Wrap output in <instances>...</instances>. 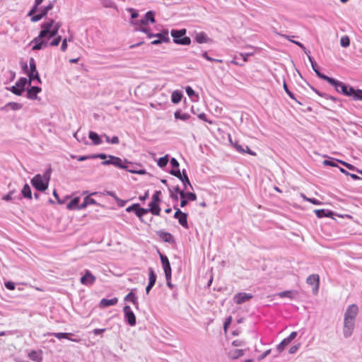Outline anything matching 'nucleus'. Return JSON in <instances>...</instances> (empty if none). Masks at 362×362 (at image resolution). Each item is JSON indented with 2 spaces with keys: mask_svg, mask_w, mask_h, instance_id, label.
I'll return each mask as SVG.
<instances>
[{
  "mask_svg": "<svg viewBox=\"0 0 362 362\" xmlns=\"http://www.w3.org/2000/svg\"><path fill=\"white\" fill-rule=\"evenodd\" d=\"M160 258L162 263L163 269L164 270L165 279L167 281L171 279V267L170 264L167 256L160 254Z\"/></svg>",
  "mask_w": 362,
  "mask_h": 362,
  "instance_id": "nucleus-9",
  "label": "nucleus"
},
{
  "mask_svg": "<svg viewBox=\"0 0 362 362\" xmlns=\"http://www.w3.org/2000/svg\"><path fill=\"white\" fill-rule=\"evenodd\" d=\"M358 313V308L356 304H351L345 310L344 317L356 322V317Z\"/></svg>",
  "mask_w": 362,
  "mask_h": 362,
  "instance_id": "nucleus-10",
  "label": "nucleus"
},
{
  "mask_svg": "<svg viewBox=\"0 0 362 362\" xmlns=\"http://www.w3.org/2000/svg\"><path fill=\"white\" fill-rule=\"evenodd\" d=\"M160 195H161V192L160 191H156L155 193L152 196V200L151 201L160 202Z\"/></svg>",
  "mask_w": 362,
  "mask_h": 362,
  "instance_id": "nucleus-57",
  "label": "nucleus"
},
{
  "mask_svg": "<svg viewBox=\"0 0 362 362\" xmlns=\"http://www.w3.org/2000/svg\"><path fill=\"white\" fill-rule=\"evenodd\" d=\"M28 76L30 82L34 80H37L38 83H41V79L40 78L37 71L36 72H29Z\"/></svg>",
  "mask_w": 362,
  "mask_h": 362,
  "instance_id": "nucleus-45",
  "label": "nucleus"
},
{
  "mask_svg": "<svg viewBox=\"0 0 362 362\" xmlns=\"http://www.w3.org/2000/svg\"><path fill=\"white\" fill-rule=\"evenodd\" d=\"M21 193H22V195L23 196V197L29 199H32L31 189H30V187L28 184H25L23 186Z\"/></svg>",
  "mask_w": 362,
  "mask_h": 362,
  "instance_id": "nucleus-31",
  "label": "nucleus"
},
{
  "mask_svg": "<svg viewBox=\"0 0 362 362\" xmlns=\"http://www.w3.org/2000/svg\"><path fill=\"white\" fill-rule=\"evenodd\" d=\"M289 343L284 339L280 344H278L276 349L279 352H281Z\"/></svg>",
  "mask_w": 362,
  "mask_h": 362,
  "instance_id": "nucleus-48",
  "label": "nucleus"
},
{
  "mask_svg": "<svg viewBox=\"0 0 362 362\" xmlns=\"http://www.w3.org/2000/svg\"><path fill=\"white\" fill-rule=\"evenodd\" d=\"M155 14L153 11H148L145 16L140 20V25H146L149 22L154 23Z\"/></svg>",
  "mask_w": 362,
  "mask_h": 362,
  "instance_id": "nucleus-16",
  "label": "nucleus"
},
{
  "mask_svg": "<svg viewBox=\"0 0 362 362\" xmlns=\"http://www.w3.org/2000/svg\"><path fill=\"white\" fill-rule=\"evenodd\" d=\"M9 90L16 95H21L23 92L24 91V89H23V88L20 86V84L18 83V81L16 83L14 86L11 87Z\"/></svg>",
  "mask_w": 362,
  "mask_h": 362,
  "instance_id": "nucleus-30",
  "label": "nucleus"
},
{
  "mask_svg": "<svg viewBox=\"0 0 362 362\" xmlns=\"http://www.w3.org/2000/svg\"><path fill=\"white\" fill-rule=\"evenodd\" d=\"M187 216V214L183 212L180 215V216L177 218L179 223L186 229H187L189 228Z\"/></svg>",
  "mask_w": 362,
  "mask_h": 362,
  "instance_id": "nucleus-34",
  "label": "nucleus"
},
{
  "mask_svg": "<svg viewBox=\"0 0 362 362\" xmlns=\"http://www.w3.org/2000/svg\"><path fill=\"white\" fill-rule=\"evenodd\" d=\"M5 287L11 291H13L15 289V284L12 281H6L4 283Z\"/></svg>",
  "mask_w": 362,
  "mask_h": 362,
  "instance_id": "nucleus-60",
  "label": "nucleus"
},
{
  "mask_svg": "<svg viewBox=\"0 0 362 362\" xmlns=\"http://www.w3.org/2000/svg\"><path fill=\"white\" fill-rule=\"evenodd\" d=\"M103 136L105 138V141L108 144H118L119 143V138L116 136H115L112 138H110L109 136L104 134Z\"/></svg>",
  "mask_w": 362,
  "mask_h": 362,
  "instance_id": "nucleus-43",
  "label": "nucleus"
},
{
  "mask_svg": "<svg viewBox=\"0 0 362 362\" xmlns=\"http://www.w3.org/2000/svg\"><path fill=\"white\" fill-rule=\"evenodd\" d=\"M124 320L130 325L134 326L136 323V316L129 305H125L123 308Z\"/></svg>",
  "mask_w": 362,
  "mask_h": 362,
  "instance_id": "nucleus-7",
  "label": "nucleus"
},
{
  "mask_svg": "<svg viewBox=\"0 0 362 362\" xmlns=\"http://www.w3.org/2000/svg\"><path fill=\"white\" fill-rule=\"evenodd\" d=\"M49 335H52L55 337L56 338L61 339H67L70 341H74V342H79L80 339H72L70 338L69 336H71V333H66V332H54V333H49Z\"/></svg>",
  "mask_w": 362,
  "mask_h": 362,
  "instance_id": "nucleus-17",
  "label": "nucleus"
},
{
  "mask_svg": "<svg viewBox=\"0 0 362 362\" xmlns=\"http://www.w3.org/2000/svg\"><path fill=\"white\" fill-rule=\"evenodd\" d=\"M197 117L199 119H200L201 120H203L204 122H209V123H211V121H209L208 119H207V117H206V115L204 112H201L199 114L197 115Z\"/></svg>",
  "mask_w": 362,
  "mask_h": 362,
  "instance_id": "nucleus-62",
  "label": "nucleus"
},
{
  "mask_svg": "<svg viewBox=\"0 0 362 362\" xmlns=\"http://www.w3.org/2000/svg\"><path fill=\"white\" fill-rule=\"evenodd\" d=\"M14 193L15 190L10 191L7 194L4 195L2 197V199L6 202L11 201L12 199L16 198L15 197H13Z\"/></svg>",
  "mask_w": 362,
  "mask_h": 362,
  "instance_id": "nucleus-49",
  "label": "nucleus"
},
{
  "mask_svg": "<svg viewBox=\"0 0 362 362\" xmlns=\"http://www.w3.org/2000/svg\"><path fill=\"white\" fill-rule=\"evenodd\" d=\"M108 158H112V165L119 168L120 169L126 170L127 171L139 175H144L146 174V170L143 169L136 170V169H130L129 166H133V163L127 160H122L119 157H116L114 156H108Z\"/></svg>",
  "mask_w": 362,
  "mask_h": 362,
  "instance_id": "nucleus-4",
  "label": "nucleus"
},
{
  "mask_svg": "<svg viewBox=\"0 0 362 362\" xmlns=\"http://www.w3.org/2000/svg\"><path fill=\"white\" fill-rule=\"evenodd\" d=\"M30 16H31L30 20L32 22H37L40 20H41L45 16L42 15V13L40 11H39V13L35 14V15L33 13Z\"/></svg>",
  "mask_w": 362,
  "mask_h": 362,
  "instance_id": "nucleus-51",
  "label": "nucleus"
},
{
  "mask_svg": "<svg viewBox=\"0 0 362 362\" xmlns=\"http://www.w3.org/2000/svg\"><path fill=\"white\" fill-rule=\"evenodd\" d=\"M41 91V88L38 86H32L27 90V98L30 100H35L37 94Z\"/></svg>",
  "mask_w": 362,
  "mask_h": 362,
  "instance_id": "nucleus-20",
  "label": "nucleus"
},
{
  "mask_svg": "<svg viewBox=\"0 0 362 362\" xmlns=\"http://www.w3.org/2000/svg\"><path fill=\"white\" fill-rule=\"evenodd\" d=\"M6 107H10L13 110H18L22 108V105L18 103L11 102L7 103V105L2 107V110H4Z\"/></svg>",
  "mask_w": 362,
  "mask_h": 362,
  "instance_id": "nucleus-42",
  "label": "nucleus"
},
{
  "mask_svg": "<svg viewBox=\"0 0 362 362\" xmlns=\"http://www.w3.org/2000/svg\"><path fill=\"white\" fill-rule=\"evenodd\" d=\"M170 173L176 177H177L179 180L181 179L182 175V172L181 173L179 168H174L171 170H170Z\"/></svg>",
  "mask_w": 362,
  "mask_h": 362,
  "instance_id": "nucleus-52",
  "label": "nucleus"
},
{
  "mask_svg": "<svg viewBox=\"0 0 362 362\" xmlns=\"http://www.w3.org/2000/svg\"><path fill=\"white\" fill-rule=\"evenodd\" d=\"M103 5L106 8H113L115 6V3L111 0H100Z\"/></svg>",
  "mask_w": 362,
  "mask_h": 362,
  "instance_id": "nucleus-54",
  "label": "nucleus"
},
{
  "mask_svg": "<svg viewBox=\"0 0 362 362\" xmlns=\"http://www.w3.org/2000/svg\"><path fill=\"white\" fill-rule=\"evenodd\" d=\"M54 2H49L46 6L37 8V11H40L42 15L46 16L47 13L54 8Z\"/></svg>",
  "mask_w": 362,
  "mask_h": 362,
  "instance_id": "nucleus-35",
  "label": "nucleus"
},
{
  "mask_svg": "<svg viewBox=\"0 0 362 362\" xmlns=\"http://www.w3.org/2000/svg\"><path fill=\"white\" fill-rule=\"evenodd\" d=\"M117 302H118V298L116 297L112 298L111 299L103 298L100 301V308H106V307L115 305L117 303Z\"/></svg>",
  "mask_w": 362,
  "mask_h": 362,
  "instance_id": "nucleus-21",
  "label": "nucleus"
},
{
  "mask_svg": "<svg viewBox=\"0 0 362 362\" xmlns=\"http://www.w3.org/2000/svg\"><path fill=\"white\" fill-rule=\"evenodd\" d=\"M84 199L88 205L97 204L96 201L94 199L91 198L90 196H86Z\"/></svg>",
  "mask_w": 362,
  "mask_h": 362,
  "instance_id": "nucleus-63",
  "label": "nucleus"
},
{
  "mask_svg": "<svg viewBox=\"0 0 362 362\" xmlns=\"http://www.w3.org/2000/svg\"><path fill=\"white\" fill-rule=\"evenodd\" d=\"M311 66L313 69V71L315 72V74H317V76L323 79V80H325L326 81H327V79L329 78V76L322 74L320 70H319V67L317 64L316 62H312V64H311Z\"/></svg>",
  "mask_w": 362,
  "mask_h": 362,
  "instance_id": "nucleus-27",
  "label": "nucleus"
},
{
  "mask_svg": "<svg viewBox=\"0 0 362 362\" xmlns=\"http://www.w3.org/2000/svg\"><path fill=\"white\" fill-rule=\"evenodd\" d=\"M194 39L199 44L211 43L212 42V40L204 32L196 33Z\"/></svg>",
  "mask_w": 362,
  "mask_h": 362,
  "instance_id": "nucleus-15",
  "label": "nucleus"
},
{
  "mask_svg": "<svg viewBox=\"0 0 362 362\" xmlns=\"http://www.w3.org/2000/svg\"><path fill=\"white\" fill-rule=\"evenodd\" d=\"M168 191L170 193V197L173 200L177 201L179 197L178 196H180V193L183 192V189H180L179 186H175L172 187H168Z\"/></svg>",
  "mask_w": 362,
  "mask_h": 362,
  "instance_id": "nucleus-18",
  "label": "nucleus"
},
{
  "mask_svg": "<svg viewBox=\"0 0 362 362\" xmlns=\"http://www.w3.org/2000/svg\"><path fill=\"white\" fill-rule=\"evenodd\" d=\"M340 45L343 47H349L350 45L349 37L346 35L341 37L340 39Z\"/></svg>",
  "mask_w": 362,
  "mask_h": 362,
  "instance_id": "nucleus-46",
  "label": "nucleus"
},
{
  "mask_svg": "<svg viewBox=\"0 0 362 362\" xmlns=\"http://www.w3.org/2000/svg\"><path fill=\"white\" fill-rule=\"evenodd\" d=\"M180 180L182 182L183 184V190L185 191V190H187L188 189V186L190 187V188H192V185L190 183V181L189 180V177L187 176V172L185 170H182V177L181 179H180Z\"/></svg>",
  "mask_w": 362,
  "mask_h": 362,
  "instance_id": "nucleus-23",
  "label": "nucleus"
},
{
  "mask_svg": "<svg viewBox=\"0 0 362 362\" xmlns=\"http://www.w3.org/2000/svg\"><path fill=\"white\" fill-rule=\"evenodd\" d=\"M155 37H157V39L153 40L151 45H158L162 42H168L170 41L168 30H164L161 33L156 34Z\"/></svg>",
  "mask_w": 362,
  "mask_h": 362,
  "instance_id": "nucleus-13",
  "label": "nucleus"
},
{
  "mask_svg": "<svg viewBox=\"0 0 362 362\" xmlns=\"http://www.w3.org/2000/svg\"><path fill=\"white\" fill-rule=\"evenodd\" d=\"M341 160L331 158L328 160H325L323 161V164L325 165L332 166V167H338V163H340Z\"/></svg>",
  "mask_w": 362,
  "mask_h": 362,
  "instance_id": "nucleus-37",
  "label": "nucleus"
},
{
  "mask_svg": "<svg viewBox=\"0 0 362 362\" xmlns=\"http://www.w3.org/2000/svg\"><path fill=\"white\" fill-rule=\"evenodd\" d=\"M61 27L59 22L55 23L53 19H49L41 24V30L37 37H35L30 45H33V50H40L48 46V41L56 36Z\"/></svg>",
  "mask_w": 362,
  "mask_h": 362,
  "instance_id": "nucleus-1",
  "label": "nucleus"
},
{
  "mask_svg": "<svg viewBox=\"0 0 362 362\" xmlns=\"http://www.w3.org/2000/svg\"><path fill=\"white\" fill-rule=\"evenodd\" d=\"M28 79L24 77H21L18 80V83L20 84V86L22 87L24 90L26 84L28 83Z\"/></svg>",
  "mask_w": 362,
  "mask_h": 362,
  "instance_id": "nucleus-58",
  "label": "nucleus"
},
{
  "mask_svg": "<svg viewBox=\"0 0 362 362\" xmlns=\"http://www.w3.org/2000/svg\"><path fill=\"white\" fill-rule=\"evenodd\" d=\"M29 66H30V72H36L37 71L35 61L33 58L30 59Z\"/></svg>",
  "mask_w": 362,
  "mask_h": 362,
  "instance_id": "nucleus-53",
  "label": "nucleus"
},
{
  "mask_svg": "<svg viewBox=\"0 0 362 362\" xmlns=\"http://www.w3.org/2000/svg\"><path fill=\"white\" fill-rule=\"evenodd\" d=\"M182 98V94L180 90H175L172 93L171 100L173 103H179Z\"/></svg>",
  "mask_w": 362,
  "mask_h": 362,
  "instance_id": "nucleus-29",
  "label": "nucleus"
},
{
  "mask_svg": "<svg viewBox=\"0 0 362 362\" xmlns=\"http://www.w3.org/2000/svg\"><path fill=\"white\" fill-rule=\"evenodd\" d=\"M28 358L34 362H41L42 356L40 354L36 351H31L28 354Z\"/></svg>",
  "mask_w": 362,
  "mask_h": 362,
  "instance_id": "nucleus-28",
  "label": "nucleus"
},
{
  "mask_svg": "<svg viewBox=\"0 0 362 362\" xmlns=\"http://www.w3.org/2000/svg\"><path fill=\"white\" fill-rule=\"evenodd\" d=\"M202 56L206 59V60L209 61V62H222V60L221 59H214V58H211L209 56H208L207 54V52H204L202 53Z\"/></svg>",
  "mask_w": 362,
  "mask_h": 362,
  "instance_id": "nucleus-56",
  "label": "nucleus"
},
{
  "mask_svg": "<svg viewBox=\"0 0 362 362\" xmlns=\"http://www.w3.org/2000/svg\"><path fill=\"white\" fill-rule=\"evenodd\" d=\"M245 354L244 349H232L228 351V356L231 359H237L243 356Z\"/></svg>",
  "mask_w": 362,
  "mask_h": 362,
  "instance_id": "nucleus-22",
  "label": "nucleus"
},
{
  "mask_svg": "<svg viewBox=\"0 0 362 362\" xmlns=\"http://www.w3.org/2000/svg\"><path fill=\"white\" fill-rule=\"evenodd\" d=\"M148 272V285L153 286L156 281V275L152 268H149Z\"/></svg>",
  "mask_w": 362,
  "mask_h": 362,
  "instance_id": "nucleus-36",
  "label": "nucleus"
},
{
  "mask_svg": "<svg viewBox=\"0 0 362 362\" xmlns=\"http://www.w3.org/2000/svg\"><path fill=\"white\" fill-rule=\"evenodd\" d=\"M88 137L90 139H91L94 145H99L101 144L103 142L100 136L94 132H89Z\"/></svg>",
  "mask_w": 362,
  "mask_h": 362,
  "instance_id": "nucleus-24",
  "label": "nucleus"
},
{
  "mask_svg": "<svg viewBox=\"0 0 362 362\" xmlns=\"http://www.w3.org/2000/svg\"><path fill=\"white\" fill-rule=\"evenodd\" d=\"M234 147L238 152L241 153H245L246 152L245 145H241L238 143H235L234 144Z\"/></svg>",
  "mask_w": 362,
  "mask_h": 362,
  "instance_id": "nucleus-55",
  "label": "nucleus"
},
{
  "mask_svg": "<svg viewBox=\"0 0 362 362\" xmlns=\"http://www.w3.org/2000/svg\"><path fill=\"white\" fill-rule=\"evenodd\" d=\"M185 33V29L172 30L171 35L173 37V42L177 45H189L191 43V39L189 37H183Z\"/></svg>",
  "mask_w": 362,
  "mask_h": 362,
  "instance_id": "nucleus-5",
  "label": "nucleus"
},
{
  "mask_svg": "<svg viewBox=\"0 0 362 362\" xmlns=\"http://www.w3.org/2000/svg\"><path fill=\"white\" fill-rule=\"evenodd\" d=\"M96 280V277L88 269L85 270L84 274L81 277L80 282L81 284L90 286Z\"/></svg>",
  "mask_w": 362,
  "mask_h": 362,
  "instance_id": "nucleus-11",
  "label": "nucleus"
},
{
  "mask_svg": "<svg viewBox=\"0 0 362 362\" xmlns=\"http://www.w3.org/2000/svg\"><path fill=\"white\" fill-rule=\"evenodd\" d=\"M157 235L164 242L168 243H174L175 239L173 235L168 232L164 230L156 231Z\"/></svg>",
  "mask_w": 362,
  "mask_h": 362,
  "instance_id": "nucleus-14",
  "label": "nucleus"
},
{
  "mask_svg": "<svg viewBox=\"0 0 362 362\" xmlns=\"http://www.w3.org/2000/svg\"><path fill=\"white\" fill-rule=\"evenodd\" d=\"M315 213L318 218L329 217L332 215V212L326 209H316Z\"/></svg>",
  "mask_w": 362,
  "mask_h": 362,
  "instance_id": "nucleus-26",
  "label": "nucleus"
},
{
  "mask_svg": "<svg viewBox=\"0 0 362 362\" xmlns=\"http://www.w3.org/2000/svg\"><path fill=\"white\" fill-rule=\"evenodd\" d=\"M180 198H185L186 200L195 201L197 199V195L192 192H183L180 193Z\"/></svg>",
  "mask_w": 362,
  "mask_h": 362,
  "instance_id": "nucleus-33",
  "label": "nucleus"
},
{
  "mask_svg": "<svg viewBox=\"0 0 362 362\" xmlns=\"http://www.w3.org/2000/svg\"><path fill=\"white\" fill-rule=\"evenodd\" d=\"M175 118L186 121L189 119L190 115L187 113H181L180 111H176L174 114Z\"/></svg>",
  "mask_w": 362,
  "mask_h": 362,
  "instance_id": "nucleus-38",
  "label": "nucleus"
},
{
  "mask_svg": "<svg viewBox=\"0 0 362 362\" xmlns=\"http://www.w3.org/2000/svg\"><path fill=\"white\" fill-rule=\"evenodd\" d=\"M44 0H35V4L31 10L28 13V16H31L33 13L37 12L38 6L42 3Z\"/></svg>",
  "mask_w": 362,
  "mask_h": 362,
  "instance_id": "nucleus-44",
  "label": "nucleus"
},
{
  "mask_svg": "<svg viewBox=\"0 0 362 362\" xmlns=\"http://www.w3.org/2000/svg\"><path fill=\"white\" fill-rule=\"evenodd\" d=\"M355 321L344 317L343 334L345 338L350 337L355 327Z\"/></svg>",
  "mask_w": 362,
  "mask_h": 362,
  "instance_id": "nucleus-6",
  "label": "nucleus"
},
{
  "mask_svg": "<svg viewBox=\"0 0 362 362\" xmlns=\"http://www.w3.org/2000/svg\"><path fill=\"white\" fill-rule=\"evenodd\" d=\"M185 91H186V93L187 94V95L189 97V98H192V97H196L197 99H198L199 96L198 95H197L194 92V90L192 89V87L190 86H187L185 88Z\"/></svg>",
  "mask_w": 362,
  "mask_h": 362,
  "instance_id": "nucleus-47",
  "label": "nucleus"
},
{
  "mask_svg": "<svg viewBox=\"0 0 362 362\" xmlns=\"http://www.w3.org/2000/svg\"><path fill=\"white\" fill-rule=\"evenodd\" d=\"M61 40H62V37L60 35H56V36H54V38L53 39V40H52L49 45L52 47H56V46L59 45Z\"/></svg>",
  "mask_w": 362,
  "mask_h": 362,
  "instance_id": "nucleus-50",
  "label": "nucleus"
},
{
  "mask_svg": "<svg viewBox=\"0 0 362 362\" xmlns=\"http://www.w3.org/2000/svg\"><path fill=\"white\" fill-rule=\"evenodd\" d=\"M124 300L126 301H130L132 302L133 304L137 308L139 303L137 300V298L136 297L135 294L131 291L124 298Z\"/></svg>",
  "mask_w": 362,
  "mask_h": 362,
  "instance_id": "nucleus-32",
  "label": "nucleus"
},
{
  "mask_svg": "<svg viewBox=\"0 0 362 362\" xmlns=\"http://www.w3.org/2000/svg\"><path fill=\"white\" fill-rule=\"evenodd\" d=\"M51 172L52 170L49 168L44 173L43 175H41L40 174H37L35 175L30 181L33 187L40 192L45 191L49 185L51 177Z\"/></svg>",
  "mask_w": 362,
  "mask_h": 362,
  "instance_id": "nucleus-3",
  "label": "nucleus"
},
{
  "mask_svg": "<svg viewBox=\"0 0 362 362\" xmlns=\"http://www.w3.org/2000/svg\"><path fill=\"white\" fill-rule=\"evenodd\" d=\"M297 336L296 332H292L285 339L290 344Z\"/></svg>",
  "mask_w": 362,
  "mask_h": 362,
  "instance_id": "nucleus-59",
  "label": "nucleus"
},
{
  "mask_svg": "<svg viewBox=\"0 0 362 362\" xmlns=\"http://www.w3.org/2000/svg\"><path fill=\"white\" fill-rule=\"evenodd\" d=\"M253 298V295L251 293L240 292L236 293L233 298V300L235 303L240 305L243 304Z\"/></svg>",
  "mask_w": 362,
  "mask_h": 362,
  "instance_id": "nucleus-12",
  "label": "nucleus"
},
{
  "mask_svg": "<svg viewBox=\"0 0 362 362\" xmlns=\"http://www.w3.org/2000/svg\"><path fill=\"white\" fill-rule=\"evenodd\" d=\"M78 202H79V198L75 197L68 204H67V209L72 210L77 209L78 206Z\"/></svg>",
  "mask_w": 362,
  "mask_h": 362,
  "instance_id": "nucleus-39",
  "label": "nucleus"
},
{
  "mask_svg": "<svg viewBox=\"0 0 362 362\" xmlns=\"http://www.w3.org/2000/svg\"><path fill=\"white\" fill-rule=\"evenodd\" d=\"M136 215L140 218L141 221H142V216L148 213L146 209L141 208L139 204H138V206L136 207Z\"/></svg>",
  "mask_w": 362,
  "mask_h": 362,
  "instance_id": "nucleus-40",
  "label": "nucleus"
},
{
  "mask_svg": "<svg viewBox=\"0 0 362 362\" xmlns=\"http://www.w3.org/2000/svg\"><path fill=\"white\" fill-rule=\"evenodd\" d=\"M330 85L334 87L335 90L346 96H352L355 100H362V90H355L352 87L347 86L341 81L329 77L327 81Z\"/></svg>",
  "mask_w": 362,
  "mask_h": 362,
  "instance_id": "nucleus-2",
  "label": "nucleus"
},
{
  "mask_svg": "<svg viewBox=\"0 0 362 362\" xmlns=\"http://www.w3.org/2000/svg\"><path fill=\"white\" fill-rule=\"evenodd\" d=\"M277 295L280 298H288L290 299H293L296 297V296L297 295V291H285L279 293Z\"/></svg>",
  "mask_w": 362,
  "mask_h": 362,
  "instance_id": "nucleus-25",
  "label": "nucleus"
},
{
  "mask_svg": "<svg viewBox=\"0 0 362 362\" xmlns=\"http://www.w3.org/2000/svg\"><path fill=\"white\" fill-rule=\"evenodd\" d=\"M306 283L313 286V294H317L320 288V276L318 274H311L308 276L306 279Z\"/></svg>",
  "mask_w": 362,
  "mask_h": 362,
  "instance_id": "nucleus-8",
  "label": "nucleus"
},
{
  "mask_svg": "<svg viewBox=\"0 0 362 362\" xmlns=\"http://www.w3.org/2000/svg\"><path fill=\"white\" fill-rule=\"evenodd\" d=\"M168 163V155H165V156L160 158L157 162L158 165L160 168H164L167 165Z\"/></svg>",
  "mask_w": 362,
  "mask_h": 362,
  "instance_id": "nucleus-41",
  "label": "nucleus"
},
{
  "mask_svg": "<svg viewBox=\"0 0 362 362\" xmlns=\"http://www.w3.org/2000/svg\"><path fill=\"white\" fill-rule=\"evenodd\" d=\"M271 353V349H268L267 351H265L264 353H262L261 355H259L258 357H257V360L258 361H262L263 360L264 358H266L267 356H269Z\"/></svg>",
  "mask_w": 362,
  "mask_h": 362,
  "instance_id": "nucleus-61",
  "label": "nucleus"
},
{
  "mask_svg": "<svg viewBox=\"0 0 362 362\" xmlns=\"http://www.w3.org/2000/svg\"><path fill=\"white\" fill-rule=\"evenodd\" d=\"M158 203L159 202L151 201L148 204L149 208L146 209L148 212H151L152 214L156 216L160 215V208L159 207Z\"/></svg>",
  "mask_w": 362,
  "mask_h": 362,
  "instance_id": "nucleus-19",
  "label": "nucleus"
},
{
  "mask_svg": "<svg viewBox=\"0 0 362 362\" xmlns=\"http://www.w3.org/2000/svg\"><path fill=\"white\" fill-rule=\"evenodd\" d=\"M300 347V344H296V345H293L292 346L290 349H289V354H295L299 349Z\"/></svg>",
  "mask_w": 362,
  "mask_h": 362,
  "instance_id": "nucleus-64",
  "label": "nucleus"
}]
</instances>
